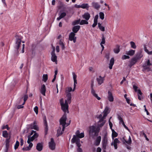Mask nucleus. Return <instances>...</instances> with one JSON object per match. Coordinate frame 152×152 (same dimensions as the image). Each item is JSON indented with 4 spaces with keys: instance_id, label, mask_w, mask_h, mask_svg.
Masks as SVG:
<instances>
[{
    "instance_id": "obj_1",
    "label": "nucleus",
    "mask_w": 152,
    "mask_h": 152,
    "mask_svg": "<svg viewBox=\"0 0 152 152\" xmlns=\"http://www.w3.org/2000/svg\"><path fill=\"white\" fill-rule=\"evenodd\" d=\"M89 134L92 138H94L95 137L98 136L99 129L94 126H91L89 127Z\"/></svg>"
},
{
    "instance_id": "obj_2",
    "label": "nucleus",
    "mask_w": 152,
    "mask_h": 152,
    "mask_svg": "<svg viewBox=\"0 0 152 152\" xmlns=\"http://www.w3.org/2000/svg\"><path fill=\"white\" fill-rule=\"evenodd\" d=\"M108 145V140L107 134H105L102 141V148L103 152H106V150Z\"/></svg>"
},
{
    "instance_id": "obj_3",
    "label": "nucleus",
    "mask_w": 152,
    "mask_h": 152,
    "mask_svg": "<svg viewBox=\"0 0 152 152\" xmlns=\"http://www.w3.org/2000/svg\"><path fill=\"white\" fill-rule=\"evenodd\" d=\"M21 37L17 36L16 38V40L14 47L16 50L17 53H18L19 52V49L21 44Z\"/></svg>"
},
{
    "instance_id": "obj_4",
    "label": "nucleus",
    "mask_w": 152,
    "mask_h": 152,
    "mask_svg": "<svg viewBox=\"0 0 152 152\" xmlns=\"http://www.w3.org/2000/svg\"><path fill=\"white\" fill-rule=\"evenodd\" d=\"M62 100L63 99H62L61 100L60 102L61 109L64 112H65L64 113H66V112H67V113H68V105L67 101L66 100H65V104H64Z\"/></svg>"
},
{
    "instance_id": "obj_5",
    "label": "nucleus",
    "mask_w": 152,
    "mask_h": 152,
    "mask_svg": "<svg viewBox=\"0 0 152 152\" xmlns=\"http://www.w3.org/2000/svg\"><path fill=\"white\" fill-rule=\"evenodd\" d=\"M72 143H75L78 148H80L81 146V144L80 143V140L75 135H74L73 138L71 140Z\"/></svg>"
},
{
    "instance_id": "obj_6",
    "label": "nucleus",
    "mask_w": 152,
    "mask_h": 152,
    "mask_svg": "<svg viewBox=\"0 0 152 152\" xmlns=\"http://www.w3.org/2000/svg\"><path fill=\"white\" fill-rule=\"evenodd\" d=\"M66 113H64L59 120L60 125L61 126L66 125Z\"/></svg>"
},
{
    "instance_id": "obj_7",
    "label": "nucleus",
    "mask_w": 152,
    "mask_h": 152,
    "mask_svg": "<svg viewBox=\"0 0 152 152\" xmlns=\"http://www.w3.org/2000/svg\"><path fill=\"white\" fill-rule=\"evenodd\" d=\"M49 147L52 150H54L56 148V144L53 138H51L50 141L48 143Z\"/></svg>"
},
{
    "instance_id": "obj_8",
    "label": "nucleus",
    "mask_w": 152,
    "mask_h": 152,
    "mask_svg": "<svg viewBox=\"0 0 152 152\" xmlns=\"http://www.w3.org/2000/svg\"><path fill=\"white\" fill-rule=\"evenodd\" d=\"M138 61L136 59V58L134 57L132 58L129 61V63L128 65V66L130 68L135 65L137 62Z\"/></svg>"
},
{
    "instance_id": "obj_9",
    "label": "nucleus",
    "mask_w": 152,
    "mask_h": 152,
    "mask_svg": "<svg viewBox=\"0 0 152 152\" xmlns=\"http://www.w3.org/2000/svg\"><path fill=\"white\" fill-rule=\"evenodd\" d=\"M91 4L92 7L97 10H99L101 7L100 5L97 2L93 1Z\"/></svg>"
},
{
    "instance_id": "obj_10",
    "label": "nucleus",
    "mask_w": 152,
    "mask_h": 152,
    "mask_svg": "<svg viewBox=\"0 0 152 152\" xmlns=\"http://www.w3.org/2000/svg\"><path fill=\"white\" fill-rule=\"evenodd\" d=\"M122 141L123 144H125L126 143L130 145L132 142V139L131 137L129 136V139L128 141L126 140L125 139V137H123L122 139Z\"/></svg>"
},
{
    "instance_id": "obj_11",
    "label": "nucleus",
    "mask_w": 152,
    "mask_h": 152,
    "mask_svg": "<svg viewBox=\"0 0 152 152\" xmlns=\"http://www.w3.org/2000/svg\"><path fill=\"white\" fill-rule=\"evenodd\" d=\"M76 135H75L77 137V138H81L83 137H84V133H80L79 130H77L75 133Z\"/></svg>"
},
{
    "instance_id": "obj_12",
    "label": "nucleus",
    "mask_w": 152,
    "mask_h": 152,
    "mask_svg": "<svg viewBox=\"0 0 152 152\" xmlns=\"http://www.w3.org/2000/svg\"><path fill=\"white\" fill-rule=\"evenodd\" d=\"M73 77V78L74 81V88L72 90L73 91H74L75 88V87L76 86V84L77 83V75L75 74V73L73 72L72 73Z\"/></svg>"
},
{
    "instance_id": "obj_13",
    "label": "nucleus",
    "mask_w": 152,
    "mask_h": 152,
    "mask_svg": "<svg viewBox=\"0 0 152 152\" xmlns=\"http://www.w3.org/2000/svg\"><path fill=\"white\" fill-rule=\"evenodd\" d=\"M37 123L36 121H34L33 123L30 124V128L31 129H34L36 130H38V128L36 125Z\"/></svg>"
},
{
    "instance_id": "obj_14",
    "label": "nucleus",
    "mask_w": 152,
    "mask_h": 152,
    "mask_svg": "<svg viewBox=\"0 0 152 152\" xmlns=\"http://www.w3.org/2000/svg\"><path fill=\"white\" fill-rule=\"evenodd\" d=\"M44 124L45 126V135H46L48 134V124L46 119L44 120Z\"/></svg>"
},
{
    "instance_id": "obj_15",
    "label": "nucleus",
    "mask_w": 152,
    "mask_h": 152,
    "mask_svg": "<svg viewBox=\"0 0 152 152\" xmlns=\"http://www.w3.org/2000/svg\"><path fill=\"white\" fill-rule=\"evenodd\" d=\"M96 80L99 85H101L104 82V77H102L101 76H99L98 78H96Z\"/></svg>"
},
{
    "instance_id": "obj_16",
    "label": "nucleus",
    "mask_w": 152,
    "mask_h": 152,
    "mask_svg": "<svg viewBox=\"0 0 152 152\" xmlns=\"http://www.w3.org/2000/svg\"><path fill=\"white\" fill-rule=\"evenodd\" d=\"M46 87L44 84H43L42 86L40 89V93L43 96H45V92H46Z\"/></svg>"
},
{
    "instance_id": "obj_17",
    "label": "nucleus",
    "mask_w": 152,
    "mask_h": 152,
    "mask_svg": "<svg viewBox=\"0 0 152 152\" xmlns=\"http://www.w3.org/2000/svg\"><path fill=\"white\" fill-rule=\"evenodd\" d=\"M82 17L83 19H85L86 20H89L91 17L90 14L88 12H86L82 15Z\"/></svg>"
},
{
    "instance_id": "obj_18",
    "label": "nucleus",
    "mask_w": 152,
    "mask_h": 152,
    "mask_svg": "<svg viewBox=\"0 0 152 152\" xmlns=\"http://www.w3.org/2000/svg\"><path fill=\"white\" fill-rule=\"evenodd\" d=\"M108 99L109 101L112 102L114 100V98L113 96L112 93L110 91H109L108 92Z\"/></svg>"
},
{
    "instance_id": "obj_19",
    "label": "nucleus",
    "mask_w": 152,
    "mask_h": 152,
    "mask_svg": "<svg viewBox=\"0 0 152 152\" xmlns=\"http://www.w3.org/2000/svg\"><path fill=\"white\" fill-rule=\"evenodd\" d=\"M80 28V26H74L72 29L73 32L76 33L79 30Z\"/></svg>"
},
{
    "instance_id": "obj_20",
    "label": "nucleus",
    "mask_w": 152,
    "mask_h": 152,
    "mask_svg": "<svg viewBox=\"0 0 152 152\" xmlns=\"http://www.w3.org/2000/svg\"><path fill=\"white\" fill-rule=\"evenodd\" d=\"M101 139V137L100 136L97 137L95 141V144L96 146H98L100 143Z\"/></svg>"
},
{
    "instance_id": "obj_21",
    "label": "nucleus",
    "mask_w": 152,
    "mask_h": 152,
    "mask_svg": "<svg viewBox=\"0 0 152 152\" xmlns=\"http://www.w3.org/2000/svg\"><path fill=\"white\" fill-rule=\"evenodd\" d=\"M43 148V145L42 143H38L37 144L36 149L38 151H41Z\"/></svg>"
},
{
    "instance_id": "obj_22",
    "label": "nucleus",
    "mask_w": 152,
    "mask_h": 152,
    "mask_svg": "<svg viewBox=\"0 0 152 152\" xmlns=\"http://www.w3.org/2000/svg\"><path fill=\"white\" fill-rule=\"evenodd\" d=\"M105 123V121L103 120V118L100 119L99 121V126L100 127H102L104 125Z\"/></svg>"
},
{
    "instance_id": "obj_23",
    "label": "nucleus",
    "mask_w": 152,
    "mask_h": 152,
    "mask_svg": "<svg viewBox=\"0 0 152 152\" xmlns=\"http://www.w3.org/2000/svg\"><path fill=\"white\" fill-rule=\"evenodd\" d=\"M120 46L117 45L115 46V48L113 49V51L115 53L117 54L119 53L120 51Z\"/></svg>"
},
{
    "instance_id": "obj_24",
    "label": "nucleus",
    "mask_w": 152,
    "mask_h": 152,
    "mask_svg": "<svg viewBox=\"0 0 152 152\" xmlns=\"http://www.w3.org/2000/svg\"><path fill=\"white\" fill-rule=\"evenodd\" d=\"M66 15V13L65 12H62L61 13L59 17L57 18V20L58 21L59 20L62 18H64Z\"/></svg>"
},
{
    "instance_id": "obj_25",
    "label": "nucleus",
    "mask_w": 152,
    "mask_h": 152,
    "mask_svg": "<svg viewBox=\"0 0 152 152\" xmlns=\"http://www.w3.org/2000/svg\"><path fill=\"white\" fill-rule=\"evenodd\" d=\"M114 59L113 58H112L110 61L109 68L110 69H111L112 68L114 64Z\"/></svg>"
},
{
    "instance_id": "obj_26",
    "label": "nucleus",
    "mask_w": 152,
    "mask_h": 152,
    "mask_svg": "<svg viewBox=\"0 0 152 152\" xmlns=\"http://www.w3.org/2000/svg\"><path fill=\"white\" fill-rule=\"evenodd\" d=\"M142 56L143 55L141 53L138 52L134 58H136V59H137V60L138 61L139 59L141 58Z\"/></svg>"
},
{
    "instance_id": "obj_27",
    "label": "nucleus",
    "mask_w": 152,
    "mask_h": 152,
    "mask_svg": "<svg viewBox=\"0 0 152 152\" xmlns=\"http://www.w3.org/2000/svg\"><path fill=\"white\" fill-rule=\"evenodd\" d=\"M89 5L87 3H84L81 5V8L83 9H86L87 10H88Z\"/></svg>"
},
{
    "instance_id": "obj_28",
    "label": "nucleus",
    "mask_w": 152,
    "mask_h": 152,
    "mask_svg": "<svg viewBox=\"0 0 152 152\" xmlns=\"http://www.w3.org/2000/svg\"><path fill=\"white\" fill-rule=\"evenodd\" d=\"M75 33L71 32L69 34V39L71 41L73 40L74 38H75Z\"/></svg>"
},
{
    "instance_id": "obj_29",
    "label": "nucleus",
    "mask_w": 152,
    "mask_h": 152,
    "mask_svg": "<svg viewBox=\"0 0 152 152\" xmlns=\"http://www.w3.org/2000/svg\"><path fill=\"white\" fill-rule=\"evenodd\" d=\"M137 93H138V99L141 100L142 99V93L141 92V90L140 89H138L137 90Z\"/></svg>"
},
{
    "instance_id": "obj_30",
    "label": "nucleus",
    "mask_w": 152,
    "mask_h": 152,
    "mask_svg": "<svg viewBox=\"0 0 152 152\" xmlns=\"http://www.w3.org/2000/svg\"><path fill=\"white\" fill-rule=\"evenodd\" d=\"M109 107H106L104 111V116H106L107 114L109 113L110 110H109Z\"/></svg>"
},
{
    "instance_id": "obj_31",
    "label": "nucleus",
    "mask_w": 152,
    "mask_h": 152,
    "mask_svg": "<svg viewBox=\"0 0 152 152\" xmlns=\"http://www.w3.org/2000/svg\"><path fill=\"white\" fill-rule=\"evenodd\" d=\"M134 53L135 50H130L126 52V54L127 55L130 56H133L134 54Z\"/></svg>"
},
{
    "instance_id": "obj_32",
    "label": "nucleus",
    "mask_w": 152,
    "mask_h": 152,
    "mask_svg": "<svg viewBox=\"0 0 152 152\" xmlns=\"http://www.w3.org/2000/svg\"><path fill=\"white\" fill-rule=\"evenodd\" d=\"M98 27L99 29L102 31H105V28L104 26H102L101 24L100 23H98Z\"/></svg>"
},
{
    "instance_id": "obj_33",
    "label": "nucleus",
    "mask_w": 152,
    "mask_h": 152,
    "mask_svg": "<svg viewBox=\"0 0 152 152\" xmlns=\"http://www.w3.org/2000/svg\"><path fill=\"white\" fill-rule=\"evenodd\" d=\"M61 128L60 127H59L57 130V133L56 135L57 137H58L63 134L61 131Z\"/></svg>"
},
{
    "instance_id": "obj_34",
    "label": "nucleus",
    "mask_w": 152,
    "mask_h": 152,
    "mask_svg": "<svg viewBox=\"0 0 152 152\" xmlns=\"http://www.w3.org/2000/svg\"><path fill=\"white\" fill-rule=\"evenodd\" d=\"M23 97H21L18 99L17 100L16 104H21L23 102Z\"/></svg>"
},
{
    "instance_id": "obj_35",
    "label": "nucleus",
    "mask_w": 152,
    "mask_h": 152,
    "mask_svg": "<svg viewBox=\"0 0 152 152\" xmlns=\"http://www.w3.org/2000/svg\"><path fill=\"white\" fill-rule=\"evenodd\" d=\"M144 51L148 54L150 55H152V50L151 51H149L147 49L146 46L145 45H144Z\"/></svg>"
},
{
    "instance_id": "obj_36",
    "label": "nucleus",
    "mask_w": 152,
    "mask_h": 152,
    "mask_svg": "<svg viewBox=\"0 0 152 152\" xmlns=\"http://www.w3.org/2000/svg\"><path fill=\"white\" fill-rule=\"evenodd\" d=\"M112 137L113 138L114 137H116L118 135V133L116 132L114 129H112Z\"/></svg>"
},
{
    "instance_id": "obj_37",
    "label": "nucleus",
    "mask_w": 152,
    "mask_h": 152,
    "mask_svg": "<svg viewBox=\"0 0 152 152\" xmlns=\"http://www.w3.org/2000/svg\"><path fill=\"white\" fill-rule=\"evenodd\" d=\"M98 100H100L101 98L98 96V95L95 93V91L91 93Z\"/></svg>"
},
{
    "instance_id": "obj_38",
    "label": "nucleus",
    "mask_w": 152,
    "mask_h": 152,
    "mask_svg": "<svg viewBox=\"0 0 152 152\" xmlns=\"http://www.w3.org/2000/svg\"><path fill=\"white\" fill-rule=\"evenodd\" d=\"M117 116L118 118L119 121V123L120 124H122L124 122L122 118L120 115H119V114H118Z\"/></svg>"
},
{
    "instance_id": "obj_39",
    "label": "nucleus",
    "mask_w": 152,
    "mask_h": 152,
    "mask_svg": "<svg viewBox=\"0 0 152 152\" xmlns=\"http://www.w3.org/2000/svg\"><path fill=\"white\" fill-rule=\"evenodd\" d=\"M28 139L27 141V143H29V142H31V141H32L35 139L34 138H33L32 136L31 137L30 135H28Z\"/></svg>"
},
{
    "instance_id": "obj_40",
    "label": "nucleus",
    "mask_w": 152,
    "mask_h": 152,
    "mask_svg": "<svg viewBox=\"0 0 152 152\" xmlns=\"http://www.w3.org/2000/svg\"><path fill=\"white\" fill-rule=\"evenodd\" d=\"M8 134L7 131L6 130L2 132V136L5 138H7L8 137Z\"/></svg>"
},
{
    "instance_id": "obj_41",
    "label": "nucleus",
    "mask_w": 152,
    "mask_h": 152,
    "mask_svg": "<svg viewBox=\"0 0 152 152\" xmlns=\"http://www.w3.org/2000/svg\"><path fill=\"white\" fill-rule=\"evenodd\" d=\"M87 21V20H82L80 22V25H82L83 24H88V23Z\"/></svg>"
},
{
    "instance_id": "obj_42",
    "label": "nucleus",
    "mask_w": 152,
    "mask_h": 152,
    "mask_svg": "<svg viewBox=\"0 0 152 152\" xmlns=\"http://www.w3.org/2000/svg\"><path fill=\"white\" fill-rule=\"evenodd\" d=\"M120 142L118 138H115L113 140V142L111 143V145H113V144H117Z\"/></svg>"
},
{
    "instance_id": "obj_43",
    "label": "nucleus",
    "mask_w": 152,
    "mask_h": 152,
    "mask_svg": "<svg viewBox=\"0 0 152 152\" xmlns=\"http://www.w3.org/2000/svg\"><path fill=\"white\" fill-rule=\"evenodd\" d=\"M144 64L148 66L152 65V64L151 62L150 59H148Z\"/></svg>"
},
{
    "instance_id": "obj_44",
    "label": "nucleus",
    "mask_w": 152,
    "mask_h": 152,
    "mask_svg": "<svg viewBox=\"0 0 152 152\" xmlns=\"http://www.w3.org/2000/svg\"><path fill=\"white\" fill-rule=\"evenodd\" d=\"M42 80L44 82H46L48 79V76L47 74H44L43 76Z\"/></svg>"
},
{
    "instance_id": "obj_45",
    "label": "nucleus",
    "mask_w": 152,
    "mask_h": 152,
    "mask_svg": "<svg viewBox=\"0 0 152 152\" xmlns=\"http://www.w3.org/2000/svg\"><path fill=\"white\" fill-rule=\"evenodd\" d=\"M99 16L100 18L103 20L104 18V15L103 12H100L99 13Z\"/></svg>"
},
{
    "instance_id": "obj_46",
    "label": "nucleus",
    "mask_w": 152,
    "mask_h": 152,
    "mask_svg": "<svg viewBox=\"0 0 152 152\" xmlns=\"http://www.w3.org/2000/svg\"><path fill=\"white\" fill-rule=\"evenodd\" d=\"M131 47L133 49H135L136 48V46L135 45V43L132 41H131L130 42Z\"/></svg>"
},
{
    "instance_id": "obj_47",
    "label": "nucleus",
    "mask_w": 152,
    "mask_h": 152,
    "mask_svg": "<svg viewBox=\"0 0 152 152\" xmlns=\"http://www.w3.org/2000/svg\"><path fill=\"white\" fill-rule=\"evenodd\" d=\"M58 3L59 4V6H58L59 9H61L64 6L63 3L60 1H58Z\"/></svg>"
},
{
    "instance_id": "obj_48",
    "label": "nucleus",
    "mask_w": 152,
    "mask_h": 152,
    "mask_svg": "<svg viewBox=\"0 0 152 152\" xmlns=\"http://www.w3.org/2000/svg\"><path fill=\"white\" fill-rule=\"evenodd\" d=\"M23 98L24 100V101L23 102V104H24L25 103L26 101L28 98V95H25L23 96Z\"/></svg>"
},
{
    "instance_id": "obj_49",
    "label": "nucleus",
    "mask_w": 152,
    "mask_h": 152,
    "mask_svg": "<svg viewBox=\"0 0 152 152\" xmlns=\"http://www.w3.org/2000/svg\"><path fill=\"white\" fill-rule=\"evenodd\" d=\"M57 58L56 56H51V60L53 62L57 61Z\"/></svg>"
},
{
    "instance_id": "obj_50",
    "label": "nucleus",
    "mask_w": 152,
    "mask_h": 152,
    "mask_svg": "<svg viewBox=\"0 0 152 152\" xmlns=\"http://www.w3.org/2000/svg\"><path fill=\"white\" fill-rule=\"evenodd\" d=\"M94 86V81H92L91 82V93L95 91V90L94 89L93 87Z\"/></svg>"
},
{
    "instance_id": "obj_51",
    "label": "nucleus",
    "mask_w": 152,
    "mask_h": 152,
    "mask_svg": "<svg viewBox=\"0 0 152 152\" xmlns=\"http://www.w3.org/2000/svg\"><path fill=\"white\" fill-rule=\"evenodd\" d=\"M20 143L18 141H16V143L15 145L14 146V148L15 150H16L17 149Z\"/></svg>"
},
{
    "instance_id": "obj_52",
    "label": "nucleus",
    "mask_w": 152,
    "mask_h": 152,
    "mask_svg": "<svg viewBox=\"0 0 152 152\" xmlns=\"http://www.w3.org/2000/svg\"><path fill=\"white\" fill-rule=\"evenodd\" d=\"M80 19H79L78 20H76L73 22L72 23V24L73 25H75L76 24H77L80 23Z\"/></svg>"
},
{
    "instance_id": "obj_53",
    "label": "nucleus",
    "mask_w": 152,
    "mask_h": 152,
    "mask_svg": "<svg viewBox=\"0 0 152 152\" xmlns=\"http://www.w3.org/2000/svg\"><path fill=\"white\" fill-rule=\"evenodd\" d=\"M10 137L8 139H7L6 140V147L7 148H8V147L9 146V140L10 139Z\"/></svg>"
},
{
    "instance_id": "obj_54",
    "label": "nucleus",
    "mask_w": 152,
    "mask_h": 152,
    "mask_svg": "<svg viewBox=\"0 0 152 152\" xmlns=\"http://www.w3.org/2000/svg\"><path fill=\"white\" fill-rule=\"evenodd\" d=\"M105 38L103 34L102 36V42L101 43V44H104L105 43Z\"/></svg>"
},
{
    "instance_id": "obj_55",
    "label": "nucleus",
    "mask_w": 152,
    "mask_h": 152,
    "mask_svg": "<svg viewBox=\"0 0 152 152\" xmlns=\"http://www.w3.org/2000/svg\"><path fill=\"white\" fill-rule=\"evenodd\" d=\"M2 129H7L8 130H9L10 129V128H9V127L8 126V125H6L5 126V125L3 126L2 127Z\"/></svg>"
},
{
    "instance_id": "obj_56",
    "label": "nucleus",
    "mask_w": 152,
    "mask_h": 152,
    "mask_svg": "<svg viewBox=\"0 0 152 152\" xmlns=\"http://www.w3.org/2000/svg\"><path fill=\"white\" fill-rule=\"evenodd\" d=\"M130 57L128 56H126V55H124L122 57V59L123 60L126 59H129Z\"/></svg>"
},
{
    "instance_id": "obj_57",
    "label": "nucleus",
    "mask_w": 152,
    "mask_h": 152,
    "mask_svg": "<svg viewBox=\"0 0 152 152\" xmlns=\"http://www.w3.org/2000/svg\"><path fill=\"white\" fill-rule=\"evenodd\" d=\"M34 110L36 114H37L38 112V108L37 106H35L34 108Z\"/></svg>"
},
{
    "instance_id": "obj_58",
    "label": "nucleus",
    "mask_w": 152,
    "mask_h": 152,
    "mask_svg": "<svg viewBox=\"0 0 152 152\" xmlns=\"http://www.w3.org/2000/svg\"><path fill=\"white\" fill-rule=\"evenodd\" d=\"M141 132V133H142V134L144 136V137H145V138L146 140H147V141H148L149 140V139H148V137H147V136L146 135V134H145V133L143 131H142Z\"/></svg>"
},
{
    "instance_id": "obj_59",
    "label": "nucleus",
    "mask_w": 152,
    "mask_h": 152,
    "mask_svg": "<svg viewBox=\"0 0 152 152\" xmlns=\"http://www.w3.org/2000/svg\"><path fill=\"white\" fill-rule=\"evenodd\" d=\"M32 136L33 138H34V139H35L38 137V134L36 132Z\"/></svg>"
},
{
    "instance_id": "obj_60",
    "label": "nucleus",
    "mask_w": 152,
    "mask_h": 152,
    "mask_svg": "<svg viewBox=\"0 0 152 152\" xmlns=\"http://www.w3.org/2000/svg\"><path fill=\"white\" fill-rule=\"evenodd\" d=\"M98 17H99V16H98V15H96L94 17V21L97 22Z\"/></svg>"
},
{
    "instance_id": "obj_61",
    "label": "nucleus",
    "mask_w": 152,
    "mask_h": 152,
    "mask_svg": "<svg viewBox=\"0 0 152 152\" xmlns=\"http://www.w3.org/2000/svg\"><path fill=\"white\" fill-rule=\"evenodd\" d=\"M18 105L17 107V108L18 109H20V108H22L23 107V105L24 104H23V103L21 104H20V105L18 104Z\"/></svg>"
},
{
    "instance_id": "obj_62",
    "label": "nucleus",
    "mask_w": 152,
    "mask_h": 152,
    "mask_svg": "<svg viewBox=\"0 0 152 152\" xmlns=\"http://www.w3.org/2000/svg\"><path fill=\"white\" fill-rule=\"evenodd\" d=\"M22 150H23V151H29L30 149L29 148V147L28 146H27V147H23L22 148Z\"/></svg>"
},
{
    "instance_id": "obj_63",
    "label": "nucleus",
    "mask_w": 152,
    "mask_h": 152,
    "mask_svg": "<svg viewBox=\"0 0 152 152\" xmlns=\"http://www.w3.org/2000/svg\"><path fill=\"white\" fill-rule=\"evenodd\" d=\"M142 67H143V69L144 70H146L148 68L150 67V66H148L146 65H145L143 64Z\"/></svg>"
},
{
    "instance_id": "obj_64",
    "label": "nucleus",
    "mask_w": 152,
    "mask_h": 152,
    "mask_svg": "<svg viewBox=\"0 0 152 152\" xmlns=\"http://www.w3.org/2000/svg\"><path fill=\"white\" fill-rule=\"evenodd\" d=\"M28 143L29 144V145L28 147L30 149H31V148L33 146V143L32 142H29V143Z\"/></svg>"
}]
</instances>
